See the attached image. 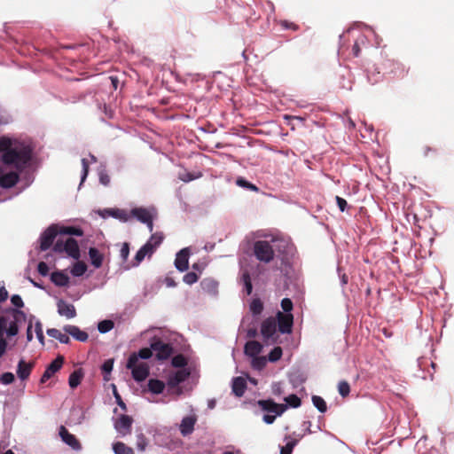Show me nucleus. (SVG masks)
<instances>
[{
  "mask_svg": "<svg viewBox=\"0 0 454 454\" xmlns=\"http://www.w3.org/2000/svg\"><path fill=\"white\" fill-rule=\"evenodd\" d=\"M0 153H2L1 161L12 167L18 172L23 171L32 159V149L30 146L13 142L7 137H0Z\"/></svg>",
  "mask_w": 454,
  "mask_h": 454,
  "instance_id": "obj_1",
  "label": "nucleus"
},
{
  "mask_svg": "<svg viewBox=\"0 0 454 454\" xmlns=\"http://www.w3.org/2000/svg\"><path fill=\"white\" fill-rule=\"evenodd\" d=\"M27 321V315L24 311L17 309H9L6 315L0 316V339L4 338V333L8 337L19 333V324Z\"/></svg>",
  "mask_w": 454,
  "mask_h": 454,
  "instance_id": "obj_2",
  "label": "nucleus"
},
{
  "mask_svg": "<svg viewBox=\"0 0 454 454\" xmlns=\"http://www.w3.org/2000/svg\"><path fill=\"white\" fill-rule=\"evenodd\" d=\"M253 254L259 262L264 263H270L275 257L274 248L267 240H256L253 245Z\"/></svg>",
  "mask_w": 454,
  "mask_h": 454,
  "instance_id": "obj_3",
  "label": "nucleus"
},
{
  "mask_svg": "<svg viewBox=\"0 0 454 454\" xmlns=\"http://www.w3.org/2000/svg\"><path fill=\"white\" fill-rule=\"evenodd\" d=\"M126 366L131 370L132 377L137 382L145 380L149 375V366L146 363L138 364L137 353H132L129 356Z\"/></svg>",
  "mask_w": 454,
  "mask_h": 454,
  "instance_id": "obj_4",
  "label": "nucleus"
},
{
  "mask_svg": "<svg viewBox=\"0 0 454 454\" xmlns=\"http://www.w3.org/2000/svg\"><path fill=\"white\" fill-rule=\"evenodd\" d=\"M151 348L159 361L168 360L174 354V348L170 343H165L160 338L153 337L151 341Z\"/></svg>",
  "mask_w": 454,
  "mask_h": 454,
  "instance_id": "obj_5",
  "label": "nucleus"
},
{
  "mask_svg": "<svg viewBox=\"0 0 454 454\" xmlns=\"http://www.w3.org/2000/svg\"><path fill=\"white\" fill-rule=\"evenodd\" d=\"M277 327L281 333H290L294 324V316L291 313L278 311L276 315Z\"/></svg>",
  "mask_w": 454,
  "mask_h": 454,
  "instance_id": "obj_6",
  "label": "nucleus"
},
{
  "mask_svg": "<svg viewBox=\"0 0 454 454\" xmlns=\"http://www.w3.org/2000/svg\"><path fill=\"white\" fill-rule=\"evenodd\" d=\"M277 332V320L273 317L264 319L261 325V334L264 341L270 340H275L274 336Z\"/></svg>",
  "mask_w": 454,
  "mask_h": 454,
  "instance_id": "obj_7",
  "label": "nucleus"
},
{
  "mask_svg": "<svg viewBox=\"0 0 454 454\" xmlns=\"http://www.w3.org/2000/svg\"><path fill=\"white\" fill-rule=\"evenodd\" d=\"M58 233L59 231L56 225L48 227L40 237V249L42 251L49 249L52 246Z\"/></svg>",
  "mask_w": 454,
  "mask_h": 454,
  "instance_id": "obj_8",
  "label": "nucleus"
},
{
  "mask_svg": "<svg viewBox=\"0 0 454 454\" xmlns=\"http://www.w3.org/2000/svg\"><path fill=\"white\" fill-rule=\"evenodd\" d=\"M257 404L262 411L274 413L278 416L282 415L287 409V405L277 403L271 399L259 400Z\"/></svg>",
  "mask_w": 454,
  "mask_h": 454,
  "instance_id": "obj_9",
  "label": "nucleus"
},
{
  "mask_svg": "<svg viewBox=\"0 0 454 454\" xmlns=\"http://www.w3.org/2000/svg\"><path fill=\"white\" fill-rule=\"evenodd\" d=\"M20 173L18 170L4 173L0 167V186L4 189L12 188L20 181Z\"/></svg>",
  "mask_w": 454,
  "mask_h": 454,
  "instance_id": "obj_10",
  "label": "nucleus"
},
{
  "mask_svg": "<svg viewBox=\"0 0 454 454\" xmlns=\"http://www.w3.org/2000/svg\"><path fill=\"white\" fill-rule=\"evenodd\" d=\"M64 364V356H58L46 368L43 374L41 377V383H45L48 380H50L54 373L59 371Z\"/></svg>",
  "mask_w": 454,
  "mask_h": 454,
  "instance_id": "obj_11",
  "label": "nucleus"
},
{
  "mask_svg": "<svg viewBox=\"0 0 454 454\" xmlns=\"http://www.w3.org/2000/svg\"><path fill=\"white\" fill-rule=\"evenodd\" d=\"M133 419L129 416L122 414L114 422V428L121 435H127L131 433Z\"/></svg>",
  "mask_w": 454,
  "mask_h": 454,
  "instance_id": "obj_12",
  "label": "nucleus"
},
{
  "mask_svg": "<svg viewBox=\"0 0 454 454\" xmlns=\"http://www.w3.org/2000/svg\"><path fill=\"white\" fill-rule=\"evenodd\" d=\"M59 435L62 441L72 449L75 450L82 449V445L77 438L74 434H70L64 426H61L59 428Z\"/></svg>",
  "mask_w": 454,
  "mask_h": 454,
  "instance_id": "obj_13",
  "label": "nucleus"
},
{
  "mask_svg": "<svg viewBox=\"0 0 454 454\" xmlns=\"http://www.w3.org/2000/svg\"><path fill=\"white\" fill-rule=\"evenodd\" d=\"M190 376V372L186 369H180L168 375V385L174 388L184 382Z\"/></svg>",
  "mask_w": 454,
  "mask_h": 454,
  "instance_id": "obj_14",
  "label": "nucleus"
},
{
  "mask_svg": "<svg viewBox=\"0 0 454 454\" xmlns=\"http://www.w3.org/2000/svg\"><path fill=\"white\" fill-rule=\"evenodd\" d=\"M153 215H156L154 208L135 207L130 210V218L135 217L145 223Z\"/></svg>",
  "mask_w": 454,
  "mask_h": 454,
  "instance_id": "obj_15",
  "label": "nucleus"
},
{
  "mask_svg": "<svg viewBox=\"0 0 454 454\" xmlns=\"http://www.w3.org/2000/svg\"><path fill=\"white\" fill-rule=\"evenodd\" d=\"M197 422V416L191 415L184 417L180 424L179 429L183 436L191 434L194 430V426Z\"/></svg>",
  "mask_w": 454,
  "mask_h": 454,
  "instance_id": "obj_16",
  "label": "nucleus"
},
{
  "mask_svg": "<svg viewBox=\"0 0 454 454\" xmlns=\"http://www.w3.org/2000/svg\"><path fill=\"white\" fill-rule=\"evenodd\" d=\"M175 266L179 271H185L189 267V250L184 248L179 251L175 260Z\"/></svg>",
  "mask_w": 454,
  "mask_h": 454,
  "instance_id": "obj_17",
  "label": "nucleus"
},
{
  "mask_svg": "<svg viewBox=\"0 0 454 454\" xmlns=\"http://www.w3.org/2000/svg\"><path fill=\"white\" fill-rule=\"evenodd\" d=\"M57 306L58 312L60 316L66 317L67 318H73L76 316V310L73 304L59 300Z\"/></svg>",
  "mask_w": 454,
  "mask_h": 454,
  "instance_id": "obj_18",
  "label": "nucleus"
},
{
  "mask_svg": "<svg viewBox=\"0 0 454 454\" xmlns=\"http://www.w3.org/2000/svg\"><path fill=\"white\" fill-rule=\"evenodd\" d=\"M34 366V362L26 363L23 359L20 360L17 366L18 377L22 380H27L31 374Z\"/></svg>",
  "mask_w": 454,
  "mask_h": 454,
  "instance_id": "obj_19",
  "label": "nucleus"
},
{
  "mask_svg": "<svg viewBox=\"0 0 454 454\" xmlns=\"http://www.w3.org/2000/svg\"><path fill=\"white\" fill-rule=\"evenodd\" d=\"M65 252L74 259H79L80 249L77 241L74 238H68L64 243Z\"/></svg>",
  "mask_w": 454,
  "mask_h": 454,
  "instance_id": "obj_20",
  "label": "nucleus"
},
{
  "mask_svg": "<svg viewBox=\"0 0 454 454\" xmlns=\"http://www.w3.org/2000/svg\"><path fill=\"white\" fill-rule=\"evenodd\" d=\"M64 331L70 334L73 338L79 341H86L89 338V335L84 331H82L78 326L67 325L64 326Z\"/></svg>",
  "mask_w": 454,
  "mask_h": 454,
  "instance_id": "obj_21",
  "label": "nucleus"
},
{
  "mask_svg": "<svg viewBox=\"0 0 454 454\" xmlns=\"http://www.w3.org/2000/svg\"><path fill=\"white\" fill-rule=\"evenodd\" d=\"M232 392L233 394L238 396L241 397L247 389V381L242 377H235L232 380V385H231Z\"/></svg>",
  "mask_w": 454,
  "mask_h": 454,
  "instance_id": "obj_22",
  "label": "nucleus"
},
{
  "mask_svg": "<svg viewBox=\"0 0 454 454\" xmlns=\"http://www.w3.org/2000/svg\"><path fill=\"white\" fill-rule=\"evenodd\" d=\"M262 345L256 340L247 341L245 345V354L251 357H256L261 353Z\"/></svg>",
  "mask_w": 454,
  "mask_h": 454,
  "instance_id": "obj_23",
  "label": "nucleus"
},
{
  "mask_svg": "<svg viewBox=\"0 0 454 454\" xmlns=\"http://www.w3.org/2000/svg\"><path fill=\"white\" fill-rule=\"evenodd\" d=\"M105 213L114 218L119 219L122 222H128L130 219V212L120 208H107Z\"/></svg>",
  "mask_w": 454,
  "mask_h": 454,
  "instance_id": "obj_24",
  "label": "nucleus"
},
{
  "mask_svg": "<svg viewBox=\"0 0 454 454\" xmlns=\"http://www.w3.org/2000/svg\"><path fill=\"white\" fill-rule=\"evenodd\" d=\"M51 280L57 286H67L69 284V277L62 271H54L51 275Z\"/></svg>",
  "mask_w": 454,
  "mask_h": 454,
  "instance_id": "obj_25",
  "label": "nucleus"
},
{
  "mask_svg": "<svg viewBox=\"0 0 454 454\" xmlns=\"http://www.w3.org/2000/svg\"><path fill=\"white\" fill-rule=\"evenodd\" d=\"M89 256H90L91 264L95 268L98 269L102 266L104 256L98 251V249H97L96 247H90L89 249Z\"/></svg>",
  "mask_w": 454,
  "mask_h": 454,
  "instance_id": "obj_26",
  "label": "nucleus"
},
{
  "mask_svg": "<svg viewBox=\"0 0 454 454\" xmlns=\"http://www.w3.org/2000/svg\"><path fill=\"white\" fill-rule=\"evenodd\" d=\"M84 377V372L82 371V368H79L77 370H74L70 375H69V379H68V384H69V387L71 388H75L77 387L82 379Z\"/></svg>",
  "mask_w": 454,
  "mask_h": 454,
  "instance_id": "obj_27",
  "label": "nucleus"
},
{
  "mask_svg": "<svg viewBox=\"0 0 454 454\" xmlns=\"http://www.w3.org/2000/svg\"><path fill=\"white\" fill-rule=\"evenodd\" d=\"M165 388V383L160 380L151 379L148 381V389L153 394H161Z\"/></svg>",
  "mask_w": 454,
  "mask_h": 454,
  "instance_id": "obj_28",
  "label": "nucleus"
},
{
  "mask_svg": "<svg viewBox=\"0 0 454 454\" xmlns=\"http://www.w3.org/2000/svg\"><path fill=\"white\" fill-rule=\"evenodd\" d=\"M153 254L151 245L145 244L136 254L135 255V265H138L146 255Z\"/></svg>",
  "mask_w": 454,
  "mask_h": 454,
  "instance_id": "obj_29",
  "label": "nucleus"
},
{
  "mask_svg": "<svg viewBox=\"0 0 454 454\" xmlns=\"http://www.w3.org/2000/svg\"><path fill=\"white\" fill-rule=\"evenodd\" d=\"M47 334L59 340L61 343L68 344L70 342V338L68 335L62 333L59 330L56 328H50L47 330Z\"/></svg>",
  "mask_w": 454,
  "mask_h": 454,
  "instance_id": "obj_30",
  "label": "nucleus"
},
{
  "mask_svg": "<svg viewBox=\"0 0 454 454\" xmlns=\"http://www.w3.org/2000/svg\"><path fill=\"white\" fill-rule=\"evenodd\" d=\"M113 450L115 454H135L132 448L128 447L121 442H117L113 444Z\"/></svg>",
  "mask_w": 454,
  "mask_h": 454,
  "instance_id": "obj_31",
  "label": "nucleus"
},
{
  "mask_svg": "<svg viewBox=\"0 0 454 454\" xmlns=\"http://www.w3.org/2000/svg\"><path fill=\"white\" fill-rule=\"evenodd\" d=\"M200 286L203 290L209 294H215L217 290V282L210 279V278H205L200 282Z\"/></svg>",
  "mask_w": 454,
  "mask_h": 454,
  "instance_id": "obj_32",
  "label": "nucleus"
},
{
  "mask_svg": "<svg viewBox=\"0 0 454 454\" xmlns=\"http://www.w3.org/2000/svg\"><path fill=\"white\" fill-rule=\"evenodd\" d=\"M113 366H114V359H107L103 363V364L101 366V370H102L104 380H106V381L110 380V373L113 370Z\"/></svg>",
  "mask_w": 454,
  "mask_h": 454,
  "instance_id": "obj_33",
  "label": "nucleus"
},
{
  "mask_svg": "<svg viewBox=\"0 0 454 454\" xmlns=\"http://www.w3.org/2000/svg\"><path fill=\"white\" fill-rule=\"evenodd\" d=\"M366 43L365 35L360 34L356 39L354 45L352 47V53L354 57H358L361 51V45H364Z\"/></svg>",
  "mask_w": 454,
  "mask_h": 454,
  "instance_id": "obj_34",
  "label": "nucleus"
},
{
  "mask_svg": "<svg viewBox=\"0 0 454 454\" xmlns=\"http://www.w3.org/2000/svg\"><path fill=\"white\" fill-rule=\"evenodd\" d=\"M162 240H163L162 233L156 232V233H153L150 237L149 240L145 244L151 245L152 252L153 253L154 250L156 249V247H158L160 245Z\"/></svg>",
  "mask_w": 454,
  "mask_h": 454,
  "instance_id": "obj_35",
  "label": "nucleus"
},
{
  "mask_svg": "<svg viewBox=\"0 0 454 454\" xmlns=\"http://www.w3.org/2000/svg\"><path fill=\"white\" fill-rule=\"evenodd\" d=\"M87 270V265L83 262H77L74 263L71 270V273L74 277H81L82 276Z\"/></svg>",
  "mask_w": 454,
  "mask_h": 454,
  "instance_id": "obj_36",
  "label": "nucleus"
},
{
  "mask_svg": "<svg viewBox=\"0 0 454 454\" xmlns=\"http://www.w3.org/2000/svg\"><path fill=\"white\" fill-rule=\"evenodd\" d=\"M312 403L314 406L322 413L325 412L327 410V405L325 401L319 395L312 396Z\"/></svg>",
  "mask_w": 454,
  "mask_h": 454,
  "instance_id": "obj_37",
  "label": "nucleus"
},
{
  "mask_svg": "<svg viewBox=\"0 0 454 454\" xmlns=\"http://www.w3.org/2000/svg\"><path fill=\"white\" fill-rule=\"evenodd\" d=\"M250 310L254 315H260L263 310V303L259 298H255L250 303Z\"/></svg>",
  "mask_w": 454,
  "mask_h": 454,
  "instance_id": "obj_38",
  "label": "nucleus"
},
{
  "mask_svg": "<svg viewBox=\"0 0 454 454\" xmlns=\"http://www.w3.org/2000/svg\"><path fill=\"white\" fill-rule=\"evenodd\" d=\"M171 364L174 367L184 369L187 365V359L184 355L179 354L172 358Z\"/></svg>",
  "mask_w": 454,
  "mask_h": 454,
  "instance_id": "obj_39",
  "label": "nucleus"
},
{
  "mask_svg": "<svg viewBox=\"0 0 454 454\" xmlns=\"http://www.w3.org/2000/svg\"><path fill=\"white\" fill-rule=\"evenodd\" d=\"M391 65L395 67V70L391 71L394 73L395 76L397 78H403L406 75L407 70H405L404 67L401 63L392 61Z\"/></svg>",
  "mask_w": 454,
  "mask_h": 454,
  "instance_id": "obj_40",
  "label": "nucleus"
},
{
  "mask_svg": "<svg viewBox=\"0 0 454 454\" xmlns=\"http://www.w3.org/2000/svg\"><path fill=\"white\" fill-rule=\"evenodd\" d=\"M59 232L62 234L74 235V236H78V237H81L83 235V231L81 228L74 227V226L63 227Z\"/></svg>",
  "mask_w": 454,
  "mask_h": 454,
  "instance_id": "obj_41",
  "label": "nucleus"
},
{
  "mask_svg": "<svg viewBox=\"0 0 454 454\" xmlns=\"http://www.w3.org/2000/svg\"><path fill=\"white\" fill-rule=\"evenodd\" d=\"M236 184L237 185L242 187V188H246V189H248L250 191H253V192H258L259 191V188L253 184L252 183L247 181L246 179L242 178V177H239L237 180H236Z\"/></svg>",
  "mask_w": 454,
  "mask_h": 454,
  "instance_id": "obj_42",
  "label": "nucleus"
},
{
  "mask_svg": "<svg viewBox=\"0 0 454 454\" xmlns=\"http://www.w3.org/2000/svg\"><path fill=\"white\" fill-rule=\"evenodd\" d=\"M114 326V324L112 320H103L98 323V329L101 333H106L111 331Z\"/></svg>",
  "mask_w": 454,
  "mask_h": 454,
  "instance_id": "obj_43",
  "label": "nucleus"
},
{
  "mask_svg": "<svg viewBox=\"0 0 454 454\" xmlns=\"http://www.w3.org/2000/svg\"><path fill=\"white\" fill-rule=\"evenodd\" d=\"M298 443L297 439H292L286 442L285 446L280 449V454H292L294 448Z\"/></svg>",
  "mask_w": 454,
  "mask_h": 454,
  "instance_id": "obj_44",
  "label": "nucleus"
},
{
  "mask_svg": "<svg viewBox=\"0 0 454 454\" xmlns=\"http://www.w3.org/2000/svg\"><path fill=\"white\" fill-rule=\"evenodd\" d=\"M286 405H289L293 408H298L301 404V399L294 394H292L285 398Z\"/></svg>",
  "mask_w": 454,
  "mask_h": 454,
  "instance_id": "obj_45",
  "label": "nucleus"
},
{
  "mask_svg": "<svg viewBox=\"0 0 454 454\" xmlns=\"http://www.w3.org/2000/svg\"><path fill=\"white\" fill-rule=\"evenodd\" d=\"M338 391H339V394L342 397L348 396L350 393V386L348 383V381H346V380L340 381L338 384Z\"/></svg>",
  "mask_w": 454,
  "mask_h": 454,
  "instance_id": "obj_46",
  "label": "nucleus"
},
{
  "mask_svg": "<svg viewBox=\"0 0 454 454\" xmlns=\"http://www.w3.org/2000/svg\"><path fill=\"white\" fill-rule=\"evenodd\" d=\"M438 154V150L434 147L426 145L422 148V155L426 158H435Z\"/></svg>",
  "mask_w": 454,
  "mask_h": 454,
  "instance_id": "obj_47",
  "label": "nucleus"
},
{
  "mask_svg": "<svg viewBox=\"0 0 454 454\" xmlns=\"http://www.w3.org/2000/svg\"><path fill=\"white\" fill-rule=\"evenodd\" d=\"M282 348L280 347H275L269 354V360L270 362H276L281 358Z\"/></svg>",
  "mask_w": 454,
  "mask_h": 454,
  "instance_id": "obj_48",
  "label": "nucleus"
},
{
  "mask_svg": "<svg viewBox=\"0 0 454 454\" xmlns=\"http://www.w3.org/2000/svg\"><path fill=\"white\" fill-rule=\"evenodd\" d=\"M153 350L152 348H141L137 355L138 356V359H149L153 356Z\"/></svg>",
  "mask_w": 454,
  "mask_h": 454,
  "instance_id": "obj_49",
  "label": "nucleus"
},
{
  "mask_svg": "<svg viewBox=\"0 0 454 454\" xmlns=\"http://www.w3.org/2000/svg\"><path fill=\"white\" fill-rule=\"evenodd\" d=\"M198 279H199V277L194 272L186 273L183 278L184 282L186 283L187 285H192V284L196 283L198 281Z\"/></svg>",
  "mask_w": 454,
  "mask_h": 454,
  "instance_id": "obj_50",
  "label": "nucleus"
},
{
  "mask_svg": "<svg viewBox=\"0 0 454 454\" xmlns=\"http://www.w3.org/2000/svg\"><path fill=\"white\" fill-rule=\"evenodd\" d=\"M35 332L39 341L43 344L44 336L43 332V326L40 321H36L35 324Z\"/></svg>",
  "mask_w": 454,
  "mask_h": 454,
  "instance_id": "obj_51",
  "label": "nucleus"
},
{
  "mask_svg": "<svg viewBox=\"0 0 454 454\" xmlns=\"http://www.w3.org/2000/svg\"><path fill=\"white\" fill-rule=\"evenodd\" d=\"M113 387V393H114V395L116 399V403H118V405L123 410V411H126L127 410V406L125 404V403L122 401L121 395H119L118 391H117V388H116V386L114 384L112 385Z\"/></svg>",
  "mask_w": 454,
  "mask_h": 454,
  "instance_id": "obj_52",
  "label": "nucleus"
},
{
  "mask_svg": "<svg viewBox=\"0 0 454 454\" xmlns=\"http://www.w3.org/2000/svg\"><path fill=\"white\" fill-rule=\"evenodd\" d=\"M15 378L12 372H4L0 377V381L4 384H12L14 381Z\"/></svg>",
  "mask_w": 454,
  "mask_h": 454,
  "instance_id": "obj_53",
  "label": "nucleus"
},
{
  "mask_svg": "<svg viewBox=\"0 0 454 454\" xmlns=\"http://www.w3.org/2000/svg\"><path fill=\"white\" fill-rule=\"evenodd\" d=\"M281 308L286 313H290L293 309V301L289 298H284L281 301Z\"/></svg>",
  "mask_w": 454,
  "mask_h": 454,
  "instance_id": "obj_54",
  "label": "nucleus"
},
{
  "mask_svg": "<svg viewBox=\"0 0 454 454\" xmlns=\"http://www.w3.org/2000/svg\"><path fill=\"white\" fill-rule=\"evenodd\" d=\"M11 302L13 306H15L17 309H20V308H22L24 306V302L21 299V297L19 294H13L11 297Z\"/></svg>",
  "mask_w": 454,
  "mask_h": 454,
  "instance_id": "obj_55",
  "label": "nucleus"
},
{
  "mask_svg": "<svg viewBox=\"0 0 454 454\" xmlns=\"http://www.w3.org/2000/svg\"><path fill=\"white\" fill-rule=\"evenodd\" d=\"M37 270L39 272L40 275L45 277L48 275L49 273V267L47 265L46 262H40L37 265Z\"/></svg>",
  "mask_w": 454,
  "mask_h": 454,
  "instance_id": "obj_56",
  "label": "nucleus"
},
{
  "mask_svg": "<svg viewBox=\"0 0 454 454\" xmlns=\"http://www.w3.org/2000/svg\"><path fill=\"white\" fill-rule=\"evenodd\" d=\"M266 364V361L263 357H254L253 358V366L254 368H256V369H262L264 367Z\"/></svg>",
  "mask_w": 454,
  "mask_h": 454,
  "instance_id": "obj_57",
  "label": "nucleus"
},
{
  "mask_svg": "<svg viewBox=\"0 0 454 454\" xmlns=\"http://www.w3.org/2000/svg\"><path fill=\"white\" fill-rule=\"evenodd\" d=\"M129 254V243L125 242L122 244V247L120 251L121 257L126 261L128 259Z\"/></svg>",
  "mask_w": 454,
  "mask_h": 454,
  "instance_id": "obj_58",
  "label": "nucleus"
},
{
  "mask_svg": "<svg viewBox=\"0 0 454 454\" xmlns=\"http://www.w3.org/2000/svg\"><path fill=\"white\" fill-rule=\"evenodd\" d=\"M336 203L341 212H344L346 207H348V203L345 199L336 196L335 197Z\"/></svg>",
  "mask_w": 454,
  "mask_h": 454,
  "instance_id": "obj_59",
  "label": "nucleus"
},
{
  "mask_svg": "<svg viewBox=\"0 0 454 454\" xmlns=\"http://www.w3.org/2000/svg\"><path fill=\"white\" fill-rule=\"evenodd\" d=\"M33 318H34V316H31L30 319H29V322H28L27 328L26 335H27V342H30L33 340V333H32V328H33L32 319Z\"/></svg>",
  "mask_w": 454,
  "mask_h": 454,
  "instance_id": "obj_60",
  "label": "nucleus"
},
{
  "mask_svg": "<svg viewBox=\"0 0 454 454\" xmlns=\"http://www.w3.org/2000/svg\"><path fill=\"white\" fill-rule=\"evenodd\" d=\"M82 180H81V183H82L87 175H88V172H89V163H88V160L86 159H82Z\"/></svg>",
  "mask_w": 454,
  "mask_h": 454,
  "instance_id": "obj_61",
  "label": "nucleus"
},
{
  "mask_svg": "<svg viewBox=\"0 0 454 454\" xmlns=\"http://www.w3.org/2000/svg\"><path fill=\"white\" fill-rule=\"evenodd\" d=\"M99 181L102 184H104L106 186L110 184L109 175L105 171H101L99 173Z\"/></svg>",
  "mask_w": 454,
  "mask_h": 454,
  "instance_id": "obj_62",
  "label": "nucleus"
},
{
  "mask_svg": "<svg viewBox=\"0 0 454 454\" xmlns=\"http://www.w3.org/2000/svg\"><path fill=\"white\" fill-rule=\"evenodd\" d=\"M64 243L62 240L58 239L57 242L53 246V250L57 253L65 252L64 250Z\"/></svg>",
  "mask_w": 454,
  "mask_h": 454,
  "instance_id": "obj_63",
  "label": "nucleus"
},
{
  "mask_svg": "<svg viewBox=\"0 0 454 454\" xmlns=\"http://www.w3.org/2000/svg\"><path fill=\"white\" fill-rule=\"evenodd\" d=\"M7 340L4 338L0 339V358L4 355L7 348Z\"/></svg>",
  "mask_w": 454,
  "mask_h": 454,
  "instance_id": "obj_64",
  "label": "nucleus"
}]
</instances>
